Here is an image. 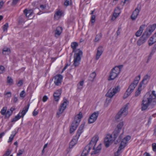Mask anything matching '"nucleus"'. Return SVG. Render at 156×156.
<instances>
[{"label": "nucleus", "instance_id": "f257e3e1", "mask_svg": "<svg viewBox=\"0 0 156 156\" xmlns=\"http://www.w3.org/2000/svg\"><path fill=\"white\" fill-rule=\"evenodd\" d=\"M156 105V94L155 91H152L151 94L147 93L144 96L141 104L142 111L146 110L149 107V109L153 108Z\"/></svg>", "mask_w": 156, "mask_h": 156}, {"label": "nucleus", "instance_id": "f03ea898", "mask_svg": "<svg viewBox=\"0 0 156 156\" xmlns=\"http://www.w3.org/2000/svg\"><path fill=\"white\" fill-rule=\"evenodd\" d=\"M156 28V24L148 26L143 35L137 42V45L140 46L145 43Z\"/></svg>", "mask_w": 156, "mask_h": 156}, {"label": "nucleus", "instance_id": "7ed1b4c3", "mask_svg": "<svg viewBox=\"0 0 156 156\" xmlns=\"http://www.w3.org/2000/svg\"><path fill=\"white\" fill-rule=\"evenodd\" d=\"M83 115L81 112H80L78 115L75 116L70 127V133H72L76 129L81 121V119Z\"/></svg>", "mask_w": 156, "mask_h": 156}, {"label": "nucleus", "instance_id": "20e7f679", "mask_svg": "<svg viewBox=\"0 0 156 156\" xmlns=\"http://www.w3.org/2000/svg\"><path fill=\"white\" fill-rule=\"evenodd\" d=\"M85 123H82L80 126L76 134L72 140L69 143V148H72L77 142L78 140L83 132Z\"/></svg>", "mask_w": 156, "mask_h": 156}, {"label": "nucleus", "instance_id": "39448f33", "mask_svg": "<svg viewBox=\"0 0 156 156\" xmlns=\"http://www.w3.org/2000/svg\"><path fill=\"white\" fill-rule=\"evenodd\" d=\"M98 140V137L97 136H94L90 141L89 145L85 147L81 156H86L91 149V147L90 146L92 144H96Z\"/></svg>", "mask_w": 156, "mask_h": 156}, {"label": "nucleus", "instance_id": "423d86ee", "mask_svg": "<svg viewBox=\"0 0 156 156\" xmlns=\"http://www.w3.org/2000/svg\"><path fill=\"white\" fill-rule=\"evenodd\" d=\"M83 52L80 49H78L76 51V53L74 55V63L73 65L75 67H77L80 64L81 61V56L82 55Z\"/></svg>", "mask_w": 156, "mask_h": 156}, {"label": "nucleus", "instance_id": "0eeeda50", "mask_svg": "<svg viewBox=\"0 0 156 156\" xmlns=\"http://www.w3.org/2000/svg\"><path fill=\"white\" fill-rule=\"evenodd\" d=\"M30 105V103H28L27 106H25L23 108V110L21 111V112L20 111L19 114L17 115L15 117L12 119L11 122H15L20 119L21 117L23 118L24 115L27 112Z\"/></svg>", "mask_w": 156, "mask_h": 156}, {"label": "nucleus", "instance_id": "6e6552de", "mask_svg": "<svg viewBox=\"0 0 156 156\" xmlns=\"http://www.w3.org/2000/svg\"><path fill=\"white\" fill-rule=\"evenodd\" d=\"M68 103V101L66 99L64 100V102L61 104L57 112L56 115L57 118H59L61 115L62 114L64 110L66 108Z\"/></svg>", "mask_w": 156, "mask_h": 156}, {"label": "nucleus", "instance_id": "1a4fd4ad", "mask_svg": "<svg viewBox=\"0 0 156 156\" xmlns=\"http://www.w3.org/2000/svg\"><path fill=\"white\" fill-rule=\"evenodd\" d=\"M128 107L127 105H125L122 108L120 111L118 113L115 117V120L119 121V119L121 117H125L127 114V110Z\"/></svg>", "mask_w": 156, "mask_h": 156}, {"label": "nucleus", "instance_id": "9d476101", "mask_svg": "<svg viewBox=\"0 0 156 156\" xmlns=\"http://www.w3.org/2000/svg\"><path fill=\"white\" fill-rule=\"evenodd\" d=\"M117 137H115V136L113 135V133L111 135L108 134L104 139V144L106 147H108L113 141Z\"/></svg>", "mask_w": 156, "mask_h": 156}, {"label": "nucleus", "instance_id": "9b49d317", "mask_svg": "<svg viewBox=\"0 0 156 156\" xmlns=\"http://www.w3.org/2000/svg\"><path fill=\"white\" fill-rule=\"evenodd\" d=\"M119 70L117 68L114 67L111 70L108 80L109 81L114 80L120 73Z\"/></svg>", "mask_w": 156, "mask_h": 156}, {"label": "nucleus", "instance_id": "f8f14e48", "mask_svg": "<svg viewBox=\"0 0 156 156\" xmlns=\"http://www.w3.org/2000/svg\"><path fill=\"white\" fill-rule=\"evenodd\" d=\"M137 85V84L133 82L130 84L128 88L127 89L126 92L125 93L123 97L124 98H126L130 95Z\"/></svg>", "mask_w": 156, "mask_h": 156}, {"label": "nucleus", "instance_id": "ddd939ff", "mask_svg": "<svg viewBox=\"0 0 156 156\" xmlns=\"http://www.w3.org/2000/svg\"><path fill=\"white\" fill-rule=\"evenodd\" d=\"M123 125V122H121L118 124L117 127L113 132V135L115 136V137H117L118 136Z\"/></svg>", "mask_w": 156, "mask_h": 156}, {"label": "nucleus", "instance_id": "4468645a", "mask_svg": "<svg viewBox=\"0 0 156 156\" xmlns=\"http://www.w3.org/2000/svg\"><path fill=\"white\" fill-rule=\"evenodd\" d=\"M99 115L98 112L93 113L89 117L88 119V123L91 124L94 122L97 119Z\"/></svg>", "mask_w": 156, "mask_h": 156}, {"label": "nucleus", "instance_id": "2eb2a0df", "mask_svg": "<svg viewBox=\"0 0 156 156\" xmlns=\"http://www.w3.org/2000/svg\"><path fill=\"white\" fill-rule=\"evenodd\" d=\"M62 77V76L60 74L57 75L54 77V83L56 85L58 86L61 84Z\"/></svg>", "mask_w": 156, "mask_h": 156}, {"label": "nucleus", "instance_id": "dca6fc26", "mask_svg": "<svg viewBox=\"0 0 156 156\" xmlns=\"http://www.w3.org/2000/svg\"><path fill=\"white\" fill-rule=\"evenodd\" d=\"M96 144H92L90 146L91 147H92L93 145H94V146L93 147V149L94 150V151H93V152H92L91 153V155H92L93 154H98L100 152V151L101 149V144H100L98 146V147H97V148H96V149H95V145H96Z\"/></svg>", "mask_w": 156, "mask_h": 156}, {"label": "nucleus", "instance_id": "f3484780", "mask_svg": "<svg viewBox=\"0 0 156 156\" xmlns=\"http://www.w3.org/2000/svg\"><path fill=\"white\" fill-rule=\"evenodd\" d=\"M140 10V7L139 9H138V7H137L135 9L131 16V19L133 20H136Z\"/></svg>", "mask_w": 156, "mask_h": 156}, {"label": "nucleus", "instance_id": "a211bd4d", "mask_svg": "<svg viewBox=\"0 0 156 156\" xmlns=\"http://www.w3.org/2000/svg\"><path fill=\"white\" fill-rule=\"evenodd\" d=\"M103 51V47L100 46L98 48L97 52L96 57V59L98 60L100 56L102 55Z\"/></svg>", "mask_w": 156, "mask_h": 156}, {"label": "nucleus", "instance_id": "6ab92c4d", "mask_svg": "<svg viewBox=\"0 0 156 156\" xmlns=\"http://www.w3.org/2000/svg\"><path fill=\"white\" fill-rule=\"evenodd\" d=\"M62 28L61 27H58L55 31V36L56 38H58L61 34L62 31Z\"/></svg>", "mask_w": 156, "mask_h": 156}, {"label": "nucleus", "instance_id": "aec40b11", "mask_svg": "<svg viewBox=\"0 0 156 156\" xmlns=\"http://www.w3.org/2000/svg\"><path fill=\"white\" fill-rule=\"evenodd\" d=\"M24 13L25 14L26 17L29 19H31V16L32 14V10H27V9H25L23 11Z\"/></svg>", "mask_w": 156, "mask_h": 156}, {"label": "nucleus", "instance_id": "412c9836", "mask_svg": "<svg viewBox=\"0 0 156 156\" xmlns=\"http://www.w3.org/2000/svg\"><path fill=\"white\" fill-rule=\"evenodd\" d=\"M145 25H142L139 28V30L136 32L135 35L137 37L140 36L142 33L144 29V28Z\"/></svg>", "mask_w": 156, "mask_h": 156}, {"label": "nucleus", "instance_id": "4be33fe9", "mask_svg": "<svg viewBox=\"0 0 156 156\" xmlns=\"http://www.w3.org/2000/svg\"><path fill=\"white\" fill-rule=\"evenodd\" d=\"M61 95V92L59 90H57L55 92L53 96L55 100L56 101H58L59 99V97Z\"/></svg>", "mask_w": 156, "mask_h": 156}, {"label": "nucleus", "instance_id": "5701e85b", "mask_svg": "<svg viewBox=\"0 0 156 156\" xmlns=\"http://www.w3.org/2000/svg\"><path fill=\"white\" fill-rule=\"evenodd\" d=\"M120 13V10L119 9V7H118L116 8L114 10L113 16L115 17V19L118 16Z\"/></svg>", "mask_w": 156, "mask_h": 156}, {"label": "nucleus", "instance_id": "b1692460", "mask_svg": "<svg viewBox=\"0 0 156 156\" xmlns=\"http://www.w3.org/2000/svg\"><path fill=\"white\" fill-rule=\"evenodd\" d=\"M115 94H114V93L113 92L112 90V88H111L106 94L105 96L107 97L111 98Z\"/></svg>", "mask_w": 156, "mask_h": 156}, {"label": "nucleus", "instance_id": "393cba45", "mask_svg": "<svg viewBox=\"0 0 156 156\" xmlns=\"http://www.w3.org/2000/svg\"><path fill=\"white\" fill-rule=\"evenodd\" d=\"M150 78V76H149L148 74H147L145 75L142 81V83H144V84H145L147 83L148 81L149 80Z\"/></svg>", "mask_w": 156, "mask_h": 156}, {"label": "nucleus", "instance_id": "a878e982", "mask_svg": "<svg viewBox=\"0 0 156 156\" xmlns=\"http://www.w3.org/2000/svg\"><path fill=\"white\" fill-rule=\"evenodd\" d=\"M131 136L129 135L125 137L121 141L123 142L122 144L126 146V144L127 143L128 141L131 139Z\"/></svg>", "mask_w": 156, "mask_h": 156}, {"label": "nucleus", "instance_id": "bb28decb", "mask_svg": "<svg viewBox=\"0 0 156 156\" xmlns=\"http://www.w3.org/2000/svg\"><path fill=\"white\" fill-rule=\"evenodd\" d=\"M96 76V74L95 72H93L90 74L89 80L91 82H93L94 81V80L95 78V77Z\"/></svg>", "mask_w": 156, "mask_h": 156}, {"label": "nucleus", "instance_id": "cd10ccee", "mask_svg": "<svg viewBox=\"0 0 156 156\" xmlns=\"http://www.w3.org/2000/svg\"><path fill=\"white\" fill-rule=\"evenodd\" d=\"M78 44L76 42H73L71 44V47L73 49V51H74L77 46H78Z\"/></svg>", "mask_w": 156, "mask_h": 156}, {"label": "nucleus", "instance_id": "c85d7f7f", "mask_svg": "<svg viewBox=\"0 0 156 156\" xmlns=\"http://www.w3.org/2000/svg\"><path fill=\"white\" fill-rule=\"evenodd\" d=\"M102 36V34L101 33H100L96 35L95 39L94 41L95 42H98L101 38Z\"/></svg>", "mask_w": 156, "mask_h": 156}, {"label": "nucleus", "instance_id": "c756f323", "mask_svg": "<svg viewBox=\"0 0 156 156\" xmlns=\"http://www.w3.org/2000/svg\"><path fill=\"white\" fill-rule=\"evenodd\" d=\"M120 88L119 86H117L115 87L114 88H113L112 89V91L114 93V94H115L118 92L119 91Z\"/></svg>", "mask_w": 156, "mask_h": 156}, {"label": "nucleus", "instance_id": "7c9ffc66", "mask_svg": "<svg viewBox=\"0 0 156 156\" xmlns=\"http://www.w3.org/2000/svg\"><path fill=\"white\" fill-rule=\"evenodd\" d=\"M12 112L8 109L6 112V115L5 116V119L8 118L12 114Z\"/></svg>", "mask_w": 156, "mask_h": 156}, {"label": "nucleus", "instance_id": "2f4dec72", "mask_svg": "<svg viewBox=\"0 0 156 156\" xmlns=\"http://www.w3.org/2000/svg\"><path fill=\"white\" fill-rule=\"evenodd\" d=\"M13 133H14V134H12L9 137V140L8 141V142H11L12 141L14 137L16 135L17 132L15 131L13 132Z\"/></svg>", "mask_w": 156, "mask_h": 156}, {"label": "nucleus", "instance_id": "473e14b6", "mask_svg": "<svg viewBox=\"0 0 156 156\" xmlns=\"http://www.w3.org/2000/svg\"><path fill=\"white\" fill-rule=\"evenodd\" d=\"M140 75H138V76H136L134 80L133 81V82L137 84L139 82V81L140 80Z\"/></svg>", "mask_w": 156, "mask_h": 156}, {"label": "nucleus", "instance_id": "72a5a7b5", "mask_svg": "<svg viewBox=\"0 0 156 156\" xmlns=\"http://www.w3.org/2000/svg\"><path fill=\"white\" fill-rule=\"evenodd\" d=\"M7 110V107H3L1 111V113L3 115H6V111Z\"/></svg>", "mask_w": 156, "mask_h": 156}, {"label": "nucleus", "instance_id": "f704fd0d", "mask_svg": "<svg viewBox=\"0 0 156 156\" xmlns=\"http://www.w3.org/2000/svg\"><path fill=\"white\" fill-rule=\"evenodd\" d=\"M123 133H122L119 137L118 139L115 142V144H117L118 143H119L121 140L122 139V137Z\"/></svg>", "mask_w": 156, "mask_h": 156}, {"label": "nucleus", "instance_id": "c9c22d12", "mask_svg": "<svg viewBox=\"0 0 156 156\" xmlns=\"http://www.w3.org/2000/svg\"><path fill=\"white\" fill-rule=\"evenodd\" d=\"M152 36L154 38V41L152 42H149L148 43V45L150 46H151L153 44H154L155 42H156V32L154 33V34Z\"/></svg>", "mask_w": 156, "mask_h": 156}, {"label": "nucleus", "instance_id": "e433bc0d", "mask_svg": "<svg viewBox=\"0 0 156 156\" xmlns=\"http://www.w3.org/2000/svg\"><path fill=\"white\" fill-rule=\"evenodd\" d=\"M123 141H121V143L120 144V145L119 146V148L118 150L119 151H120L122 149H123L125 147V145H124L122 144V143H123Z\"/></svg>", "mask_w": 156, "mask_h": 156}, {"label": "nucleus", "instance_id": "4c0bfd02", "mask_svg": "<svg viewBox=\"0 0 156 156\" xmlns=\"http://www.w3.org/2000/svg\"><path fill=\"white\" fill-rule=\"evenodd\" d=\"M7 82L11 84L13 83V80L9 76H8L7 77Z\"/></svg>", "mask_w": 156, "mask_h": 156}, {"label": "nucleus", "instance_id": "58836bf2", "mask_svg": "<svg viewBox=\"0 0 156 156\" xmlns=\"http://www.w3.org/2000/svg\"><path fill=\"white\" fill-rule=\"evenodd\" d=\"M10 48H4L2 50V54L4 55H5L6 54L4 53V52H10Z\"/></svg>", "mask_w": 156, "mask_h": 156}, {"label": "nucleus", "instance_id": "ea45409f", "mask_svg": "<svg viewBox=\"0 0 156 156\" xmlns=\"http://www.w3.org/2000/svg\"><path fill=\"white\" fill-rule=\"evenodd\" d=\"M62 12L61 11L58 10L56 12L54 15L55 17H56V16H60L62 15Z\"/></svg>", "mask_w": 156, "mask_h": 156}, {"label": "nucleus", "instance_id": "a19ab883", "mask_svg": "<svg viewBox=\"0 0 156 156\" xmlns=\"http://www.w3.org/2000/svg\"><path fill=\"white\" fill-rule=\"evenodd\" d=\"M71 0H65L64 5L66 6H68L71 3Z\"/></svg>", "mask_w": 156, "mask_h": 156}, {"label": "nucleus", "instance_id": "79ce46f5", "mask_svg": "<svg viewBox=\"0 0 156 156\" xmlns=\"http://www.w3.org/2000/svg\"><path fill=\"white\" fill-rule=\"evenodd\" d=\"M8 27V23H6L3 27V30L4 32L6 30Z\"/></svg>", "mask_w": 156, "mask_h": 156}, {"label": "nucleus", "instance_id": "37998d69", "mask_svg": "<svg viewBox=\"0 0 156 156\" xmlns=\"http://www.w3.org/2000/svg\"><path fill=\"white\" fill-rule=\"evenodd\" d=\"M5 68L2 65L0 66V74H1L3 73L5 70Z\"/></svg>", "mask_w": 156, "mask_h": 156}, {"label": "nucleus", "instance_id": "c03bdc74", "mask_svg": "<svg viewBox=\"0 0 156 156\" xmlns=\"http://www.w3.org/2000/svg\"><path fill=\"white\" fill-rule=\"evenodd\" d=\"M95 16L94 15H92L91 19V21L92 23L95 22Z\"/></svg>", "mask_w": 156, "mask_h": 156}, {"label": "nucleus", "instance_id": "a18cd8bd", "mask_svg": "<svg viewBox=\"0 0 156 156\" xmlns=\"http://www.w3.org/2000/svg\"><path fill=\"white\" fill-rule=\"evenodd\" d=\"M152 149L154 151H156V144L154 143L152 144Z\"/></svg>", "mask_w": 156, "mask_h": 156}, {"label": "nucleus", "instance_id": "49530a36", "mask_svg": "<svg viewBox=\"0 0 156 156\" xmlns=\"http://www.w3.org/2000/svg\"><path fill=\"white\" fill-rule=\"evenodd\" d=\"M25 92L24 90H22L20 94V96L21 97L24 98L25 97Z\"/></svg>", "mask_w": 156, "mask_h": 156}, {"label": "nucleus", "instance_id": "de8ad7c7", "mask_svg": "<svg viewBox=\"0 0 156 156\" xmlns=\"http://www.w3.org/2000/svg\"><path fill=\"white\" fill-rule=\"evenodd\" d=\"M11 151L8 149L6 151L4 155L3 156H9L10 154Z\"/></svg>", "mask_w": 156, "mask_h": 156}, {"label": "nucleus", "instance_id": "09e8293b", "mask_svg": "<svg viewBox=\"0 0 156 156\" xmlns=\"http://www.w3.org/2000/svg\"><path fill=\"white\" fill-rule=\"evenodd\" d=\"M141 90H139L138 89L136 91L135 93V96L136 97H137L141 93Z\"/></svg>", "mask_w": 156, "mask_h": 156}, {"label": "nucleus", "instance_id": "8fccbe9b", "mask_svg": "<svg viewBox=\"0 0 156 156\" xmlns=\"http://www.w3.org/2000/svg\"><path fill=\"white\" fill-rule=\"evenodd\" d=\"M143 84H144V83H142V81H141L139 84L137 89L141 90L142 89V87Z\"/></svg>", "mask_w": 156, "mask_h": 156}, {"label": "nucleus", "instance_id": "3c124183", "mask_svg": "<svg viewBox=\"0 0 156 156\" xmlns=\"http://www.w3.org/2000/svg\"><path fill=\"white\" fill-rule=\"evenodd\" d=\"M24 151V150H20L18 153H17V156H19L22 155L23 154V152Z\"/></svg>", "mask_w": 156, "mask_h": 156}, {"label": "nucleus", "instance_id": "603ef678", "mask_svg": "<svg viewBox=\"0 0 156 156\" xmlns=\"http://www.w3.org/2000/svg\"><path fill=\"white\" fill-rule=\"evenodd\" d=\"M122 67H123V65H119L118 66H116L115 67L117 68L119 70V72L120 73L121 72V69H122Z\"/></svg>", "mask_w": 156, "mask_h": 156}, {"label": "nucleus", "instance_id": "864d4df0", "mask_svg": "<svg viewBox=\"0 0 156 156\" xmlns=\"http://www.w3.org/2000/svg\"><path fill=\"white\" fill-rule=\"evenodd\" d=\"M48 97L46 95H44L43 96L42 98V101L44 102H45L47 101L48 99Z\"/></svg>", "mask_w": 156, "mask_h": 156}, {"label": "nucleus", "instance_id": "5fc2aeb1", "mask_svg": "<svg viewBox=\"0 0 156 156\" xmlns=\"http://www.w3.org/2000/svg\"><path fill=\"white\" fill-rule=\"evenodd\" d=\"M70 65V64H69L68 63H66V64L65 66L64 67L63 69L62 70V73L64 70H65V69L67 68V67Z\"/></svg>", "mask_w": 156, "mask_h": 156}, {"label": "nucleus", "instance_id": "6e6d98bb", "mask_svg": "<svg viewBox=\"0 0 156 156\" xmlns=\"http://www.w3.org/2000/svg\"><path fill=\"white\" fill-rule=\"evenodd\" d=\"M23 84V81L22 80H20L17 83V85L20 87Z\"/></svg>", "mask_w": 156, "mask_h": 156}, {"label": "nucleus", "instance_id": "4d7b16f0", "mask_svg": "<svg viewBox=\"0 0 156 156\" xmlns=\"http://www.w3.org/2000/svg\"><path fill=\"white\" fill-rule=\"evenodd\" d=\"M20 0H13L12 4L13 5H15Z\"/></svg>", "mask_w": 156, "mask_h": 156}, {"label": "nucleus", "instance_id": "13d9d810", "mask_svg": "<svg viewBox=\"0 0 156 156\" xmlns=\"http://www.w3.org/2000/svg\"><path fill=\"white\" fill-rule=\"evenodd\" d=\"M38 114V112L37 111H36L35 109L33 112V115L34 116H36Z\"/></svg>", "mask_w": 156, "mask_h": 156}, {"label": "nucleus", "instance_id": "bf43d9fd", "mask_svg": "<svg viewBox=\"0 0 156 156\" xmlns=\"http://www.w3.org/2000/svg\"><path fill=\"white\" fill-rule=\"evenodd\" d=\"M155 50H154V49H152V51L150 53V54L149 56V58L150 57H151V55H152L155 52Z\"/></svg>", "mask_w": 156, "mask_h": 156}, {"label": "nucleus", "instance_id": "052dcab7", "mask_svg": "<svg viewBox=\"0 0 156 156\" xmlns=\"http://www.w3.org/2000/svg\"><path fill=\"white\" fill-rule=\"evenodd\" d=\"M154 38L153 37V36L151 37L149 39V40H148V43L149 42H150V41H151V42H154Z\"/></svg>", "mask_w": 156, "mask_h": 156}, {"label": "nucleus", "instance_id": "680f3d73", "mask_svg": "<svg viewBox=\"0 0 156 156\" xmlns=\"http://www.w3.org/2000/svg\"><path fill=\"white\" fill-rule=\"evenodd\" d=\"M136 40V39L135 38H133L131 39V42L132 43H134Z\"/></svg>", "mask_w": 156, "mask_h": 156}, {"label": "nucleus", "instance_id": "e2e57ef3", "mask_svg": "<svg viewBox=\"0 0 156 156\" xmlns=\"http://www.w3.org/2000/svg\"><path fill=\"white\" fill-rule=\"evenodd\" d=\"M6 95H7L8 98H10L11 96V94L10 92H7L5 94Z\"/></svg>", "mask_w": 156, "mask_h": 156}, {"label": "nucleus", "instance_id": "0e129e2a", "mask_svg": "<svg viewBox=\"0 0 156 156\" xmlns=\"http://www.w3.org/2000/svg\"><path fill=\"white\" fill-rule=\"evenodd\" d=\"M18 101L17 97H16L15 95L14 96V98L13 99V101L14 103H16Z\"/></svg>", "mask_w": 156, "mask_h": 156}, {"label": "nucleus", "instance_id": "69168bd1", "mask_svg": "<svg viewBox=\"0 0 156 156\" xmlns=\"http://www.w3.org/2000/svg\"><path fill=\"white\" fill-rule=\"evenodd\" d=\"M121 28H119V27L118 28V29L116 32V33H117V36H118L119 35L120 33V30L121 29Z\"/></svg>", "mask_w": 156, "mask_h": 156}, {"label": "nucleus", "instance_id": "338daca9", "mask_svg": "<svg viewBox=\"0 0 156 156\" xmlns=\"http://www.w3.org/2000/svg\"><path fill=\"white\" fill-rule=\"evenodd\" d=\"M40 7L42 10H43L45 8L46 6L43 5H41L40 6Z\"/></svg>", "mask_w": 156, "mask_h": 156}, {"label": "nucleus", "instance_id": "774afa93", "mask_svg": "<svg viewBox=\"0 0 156 156\" xmlns=\"http://www.w3.org/2000/svg\"><path fill=\"white\" fill-rule=\"evenodd\" d=\"M120 151H119L118 150L115 153L114 156H119V152Z\"/></svg>", "mask_w": 156, "mask_h": 156}]
</instances>
